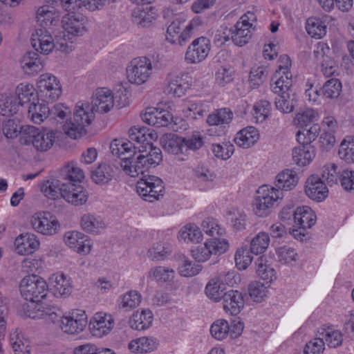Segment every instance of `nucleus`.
<instances>
[{"label":"nucleus","instance_id":"nucleus-26","mask_svg":"<svg viewBox=\"0 0 354 354\" xmlns=\"http://www.w3.org/2000/svg\"><path fill=\"white\" fill-rule=\"evenodd\" d=\"M315 221V214L308 206L297 207L294 213L295 226L304 231L314 225Z\"/></svg>","mask_w":354,"mask_h":354},{"label":"nucleus","instance_id":"nucleus-37","mask_svg":"<svg viewBox=\"0 0 354 354\" xmlns=\"http://www.w3.org/2000/svg\"><path fill=\"white\" fill-rule=\"evenodd\" d=\"M233 118V113L227 108H223L214 111L207 118V122L212 126H220L225 128Z\"/></svg>","mask_w":354,"mask_h":354},{"label":"nucleus","instance_id":"nucleus-46","mask_svg":"<svg viewBox=\"0 0 354 354\" xmlns=\"http://www.w3.org/2000/svg\"><path fill=\"white\" fill-rule=\"evenodd\" d=\"M59 176L64 182L77 183L84 178V174L82 169L74 165H68L61 169Z\"/></svg>","mask_w":354,"mask_h":354},{"label":"nucleus","instance_id":"nucleus-44","mask_svg":"<svg viewBox=\"0 0 354 354\" xmlns=\"http://www.w3.org/2000/svg\"><path fill=\"white\" fill-rule=\"evenodd\" d=\"M250 29L251 28L236 22L234 29H231V39L232 41L239 46H243L246 44L252 36Z\"/></svg>","mask_w":354,"mask_h":354},{"label":"nucleus","instance_id":"nucleus-9","mask_svg":"<svg viewBox=\"0 0 354 354\" xmlns=\"http://www.w3.org/2000/svg\"><path fill=\"white\" fill-rule=\"evenodd\" d=\"M153 68L149 57L134 59L127 68L129 81L138 85L145 83L151 75Z\"/></svg>","mask_w":354,"mask_h":354},{"label":"nucleus","instance_id":"nucleus-7","mask_svg":"<svg viewBox=\"0 0 354 354\" xmlns=\"http://www.w3.org/2000/svg\"><path fill=\"white\" fill-rule=\"evenodd\" d=\"M136 190L145 201L153 202L164 195L165 187L162 179L155 176H148L138 181Z\"/></svg>","mask_w":354,"mask_h":354},{"label":"nucleus","instance_id":"nucleus-53","mask_svg":"<svg viewBox=\"0 0 354 354\" xmlns=\"http://www.w3.org/2000/svg\"><path fill=\"white\" fill-rule=\"evenodd\" d=\"M270 244V236L266 232H259L250 241V252L254 254L263 253Z\"/></svg>","mask_w":354,"mask_h":354},{"label":"nucleus","instance_id":"nucleus-19","mask_svg":"<svg viewBox=\"0 0 354 354\" xmlns=\"http://www.w3.org/2000/svg\"><path fill=\"white\" fill-rule=\"evenodd\" d=\"M330 53V49L324 43H319L316 50H314V55L321 64V71L326 77L333 75L337 68L335 61L329 56Z\"/></svg>","mask_w":354,"mask_h":354},{"label":"nucleus","instance_id":"nucleus-47","mask_svg":"<svg viewBox=\"0 0 354 354\" xmlns=\"http://www.w3.org/2000/svg\"><path fill=\"white\" fill-rule=\"evenodd\" d=\"M81 226L87 232L97 234L104 229L105 224L100 217L86 214L82 216Z\"/></svg>","mask_w":354,"mask_h":354},{"label":"nucleus","instance_id":"nucleus-40","mask_svg":"<svg viewBox=\"0 0 354 354\" xmlns=\"http://www.w3.org/2000/svg\"><path fill=\"white\" fill-rule=\"evenodd\" d=\"M203 239L200 228L194 224H187L178 233V239L185 243H198Z\"/></svg>","mask_w":354,"mask_h":354},{"label":"nucleus","instance_id":"nucleus-1","mask_svg":"<svg viewBox=\"0 0 354 354\" xmlns=\"http://www.w3.org/2000/svg\"><path fill=\"white\" fill-rule=\"evenodd\" d=\"M110 150L113 156L121 159V167L126 174L136 177L143 174L151 167H156L162 160L160 148L149 146V151L140 149L131 141L115 139L110 145Z\"/></svg>","mask_w":354,"mask_h":354},{"label":"nucleus","instance_id":"nucleus-27","mask_svg":"<svg viewBox=\"0 0 354 354\" xmlns=\"http://www.w3.org/2000/svg\"><path fill=\"white\" fill-rule=\"evenodd\" d=\"M299 177L295 171L284 169L277 174L274 183V188L280 192L289 191L296 187Z\"/></svg>","mask_w":354,"mask_h":354},{"label":"nucleus","instance_id":"nucleus-48","mask_svg":"<svg viewBox=\"0 0 354 354\" xmlns=\"http://www.w3.org/2000/svg\"><path fill=\"white\" fill-rule=\"evenodd\" d=\"M16 94L18 96L17 104L23 105L24 104L37 100L38 92L31 84H20L16 88Z\"/></svg>","mask_w":354,"mask_h":354},{"label":"nucleus","instance_id":"nucleus-35","mask_svg":"<svg viewBox=\"0 0 354 354\" xmlns=\"http://www.w3.org/2000/svg\"><path fill=\"white\" fill-rule=\"evenodd\" d=\"M153 321V314L149 310H143L140 313L136 312L130 318V326L135 330H143L151 326Z\"/></svg>","mask_w":354,"mask_h":354},{"label":"nucleus","instance_id":"nucleus-14","mask_svg":"<svg viewBox=\"0 0 354 354\" xmlns=\"http://www.w3.org/2000/svg\"><path fill=\"white\" fill-rule=\"evenodd\" d=\"M64 243L71 249L82 255H86L91 250L93 244L87 236L77 231L65 233Z\"/></svg>","mask_w":354,"mask_h":354},{"label":"nucleus","instance_id":"nucleus-54","mask_svg":"<svg viewBox=\"0 0 354 354\" xmlns=\"http://www.w3.org/2000/svg\"><path fill=\"white\" fill-rule=\"evenodd\" d=\"M19 111V104L11 96L4 94L0 95V114L3 116H10L16 114Z\"/></svg>","mask_w":354,"mask_h":354},{"label":"nucleus","instance_id":"nucleus-15","mask_svg":"<svg viewBox=\"0 0 354 354\" xmlns=\"http://www.w3.org/2000/svg\"><path fill=\"white\" fill-rule=\"evenodd\" d=\"M190 85V77L188 74L171 75L167 79L164 93L171 97H180L185 94Z\"/></svg>","mask_w":354,"mask_h":354},{"label":"nucleus","instance_id":"nucleus-64","mask_svg":"<svg viewBox=\"0 0 354 354\" xmlns=\"http://www.w3.org/2000/svg\"><path fill=\"white\" fill-rule=\"evenodd\" d=\"M271 110V104L268 100H260L253 106V115L257 122H262L268 117Z\"/></svg>","mask_w":354,"mask_h":354},{"label":"nucleus","instance_id":"nucleus-43","mask_svg":"<svg viewBox=\"0 0 354 354\" xmlns=\"http://www.w3.org/2000/svg\"><path fill=\"white\" fill-rule=\"evenodd\" d=\"M225 284L221 280L216 277L213 278L209 281L205 287V293L208 298L214 301H218L222 299L225 295Z\"/></svg>","mask_w":354,"mask_h":354},{"label":"nucleus","instance_id":"nucleus-55","mask_svg":"<svg viewBox=\"0 0 354 354\" xmlns=\"http://www.w3.org/2000/svg\"><path fill=\"white\" fill-rule=\"evenodd\" d=\"M338 155L341 159L347 162H354V138L347 137L341 142Z\"/></svg>","mask_w":354,"mask_h":354},{"label":"nucleus","instance_id":"nucleus-42","mask_svg":"<svg viewBox=\"0 0 354 354\" xmlns=\"http://www.w3.org/2000/svg\"><path fill=\"white\" fill-rule=\"evenodd\" d=\"M21 66L25 73L29 74L38 73L43 68L38 54L35 52L25 54L21 60Z\"/></svg>","mask_w":354,"mask_h":354},{"label":"nucleus","instance_id":"nucleus-22","mask_svg":"<svg viewBox=\"0 0 354 354\" xmlns=\"http://www.w3.org/2000/svg\"><path fill=\"white\" fill-rule=\"evenodd\" d=\"M279 91H272L278 94V97L275 99V106L277 110L283 113H290L293 111L297 104L296 95L290 90L291 86H288L286 89L279 84Z\"/></svg>","mask_w":354,"mask_h":354},{"label":"nucleus","instance_id":"nucleus-31","mask_svg":"<svg viewBox=\"0 0 354 354\" xmlns=\"http://www.w3.org/2000/svg\"><path fill=\"white\" fill-rule=\"evenodd\" d=\"M331 19L330 16L325 15L322 19L317 17L308 18L306 21V29L308 34L315 39H321L326 34V21Z\"/></svg>","mask_w":354,"mask_h":354},{"label":"nucleus","instance_id":"nucleus-50","mask_svg":"<svg viewBox=\"0 0 354 354\" xmlns=\"http://www.w3.org/2000/svg\"><path fill=\"white\" fill-rule=\"evenodd\" d=\"M179 273L181 276L190 277L196 275L201 270V266L190 261L185 255L178 256Z\"/></svg>","mask_w":354,"mask_h":354},{"label":"nucleus","instance_id":"nucleus-23","mask_svg":"<svg viewBox=\"0 0 354 354\" xmlns=\"http://www.w3.org/2000/svg\"><path fill=\"white\" fill-rule=\"evenodd\" d=\"M15 246L17 252L21 255L32 254L39 248V241L36 235L30 233L21 234L16 238Z\"/></svg>","mask_w":354,"mask_h":354},{"label":"nucleus","instance_id":"nucleus-17","mask_svg":"<svg viewBox=\"0 0 354 354\" xmlns=\"http://www.w3.org/2000/svg\"><path fill=\"white\" fill-rule=\"evenodd\" d=\"M141 118L146 124L156 127H167L173 120L172 114L169 111L153 107L147 108Z\"/></svg>","mask_w":354,"mask_h":354},{"label":"nucleus","instance_id":"nucleus-24","mask_svg":"<svg viewBox=\"0 0 354 354\" xmlns=\"http://www.w3.org/2000/svg\"><path fill=\"white\" fill-rule=\"evenodd\" d=\"M222 299L223 309L232 315H238L244 306L243 295L237 290H230L226 292Z\"/></svg>","mask_w":354,"mask_h":354},{"label":"nucleus","instance_id":"nucleus-10","mask_svg":"<svg viewBox=\"0 0 354 354\" xmlns=\"http://www.w3.org/2000/svg\"><path fill=\"white\" fill-rule=\"evenodd\" d=\"M87 322V315L84 310L73 309L62 317L59 326L64 333L76 334L84 330Z\"/></svg>","mask_w":354,"mask_h":354},{"label":"nucleus","instance_id":"nucleus-8","mask_svg":"<svg viewBox=\"0 0 354 354\" xmlns=\"http://www.w3.org/2000/svg\"><path fill=\"white\" fill-rule=\"evenodd\" d=\"M38 95L47 103L57 100L62 94L59 80L50 73L40 75L37 80Z\"/></svg>","mask_w":354,"mask_h":354},{"label":"nucleus","instance_id":"nucleus-33","mask_svg":"<svg viewBox=\"0 0 354 354\" xmlns=\"http://www.w3.org/2000/svg\"><path fill=\"white\" fill-rule=\"evenodd\" d=\"M53 293L57 297H66L72 291L70 278L62 272L53 276Z\"/></svg>","mask_w":354,"mask_h":354},{"label":"nucleus","instance_id":"nucleus-16","mask_svg":"<svg viewBox=\"0 0 354 354\" xmlns=\"http://www.w3.org/2000/svg\"><path fill=\"white\" fill-rule=\"evenodd\" d=\"M114 320L109 314L97 313L89 322V329L92 335L97 337H102L107 335L113 328Z\"/></svg>","mask_w":354,"mask_h":354},{"label":"nucleus","instance_id":"nucleus-36","mask_svg":"<svg viewBox=\"0 0 354 354\" xmlns=\"http://www.w3.org/2000/svg\"><path fill=\"white\" fill-rule=\"evenodd\" d=\"M66 186L65 182L61 180L59 176L57 178L48 180L41 187V192L50 199H56L59 197L63 198L62 190Z\"/></svg>","mask_w":354,"mask_h":354},{"label":"nucleus","instance_id":"nucleus-56","mask_svg":"<svg viewBox=\"0 0 354 354\" xmlns=\"http://www.w3.org/2000/svg\"><path fill=\"white\" fill-rule=\"evenodd\" d=\"M341 175L340 169L335 163H328L322 168V180L326 181L327 184L332 186L337 183Z\"/></svg>","mask_w":354,"mask_h":354},{"label":"nucleus","instance_id":"nucleus-21","mask_svg":"<svg viewBox=\"0 0 354 354\" xmlns=\"http://www.w3.org/2000/svg\"><path fill=\"white\" fill-rule=\"evenodd\" d=\"M305 192L310 199L321 202L328 196V189L321 178L312 175L306 182Z\"/></svg>","mask_w":354,"mask_h":354},{"label":"nucleus","instance_id":"nucleus-30","mask_svg":"<svg viewBox=\"0 0 354 354\" xmlns=\"http://www.w3.org/2000/svg\"><path fill=\"white\" fill-rule=\"evenodd\" d=\"M315 149L311 145L301 144L292 149V160L299 166L308 165L315 156Z\"/></svg>","mask_w":354,"mask_h":354},{"label":"nucleus","instance_id":"nucleus-45","mask_svg":"<svg viewBox=\"0 0 354 354\" xmlns=\"http://www.w3.org/2000/svg\"><path fill=\"white\" fill-rule=\"evenodd\" d=\"M28 117L35 124H40L50 115V108L45 104L32 102L28 107Z\"/></svg>","mask_w":354,"mask_h":354},{"label":"nucleus","instance_id":"nucleus-62","mask_svg":"<svg viewBox=\"0 0 354 354\" xmlns=\"http://www.w3.org/2000/svg\"><path fill=\"white\" fill-rule=\"evenodd\" d=\"M317 112L312 109H306L296 115L295 123L303 128L317 120Z\"/></svg>","mask_w":354,"mask_h":354},{"label":"nucleus","instance_id":"nucleus-20","mask_svg":"<svg viewBox=\"0 0 354 354\" xmlns=\"http://www.w3.org/2000/svg\"><path fill=\"white\" fill-rule=\"evenodd\" d=\"M91 108L94 112L107 113L113 106L114 97L106 88H97L92 97Z\"/></svg>","mask_w":354,"mask_h":354},{"label":"nucleus","instance_id":"nucleus-61","mask_svg":"<svg viewBox=\"0 0 354 354\" xmlns=\"http://www.w3.org/2000/svg\"><path fill=\"white\" fill-rule=\"evenodd\" d=\"M276 255L277 261L282 264H291L297 259V254L295 249L288 246L277 248Z\"/></svg>","mask_w":354,"mask_h":354},{"label":"nucleus","instance_id":"nucleus-13","mask_svg":"<svg viewBox=\"0 0 354 354\" xmlns=\"http://www.w3.org/2000/svg\"><path fill=\"white\" fill-rule=\"evenodd\" d=\"M33 229L44 235H53L57 233L59 224L55 216L49 212L35 214L31 218Z\"/></svg>","mask_w":354,"mask_h":354},{"label":"nucleus","instance_id":"nucleus-39","mask_svg":"<svg viewBox=\"0 0 354 354\" xmlns=\"http://www.w3.org/2000/svg\"><path fill=\"white\" fill-rule=\"evenodd\" d=\"M319 337H323L324 344L329 347L337 348L340 346L343 342V335L341 331L335 330L331 327L321 328L318 330Z\"/></svg>","mask_w":354,"mask_h":354},{"label":"nucleus","instance_id":"nucleus-5","mask_svg":"<svg viewBox=\"0 0 354 354\" xmlns=\"http://www.w3.org/2000/svg\"><path fill=\"white\" fill-rule=\"evenodd\" d=\"M48 288L46 281L35 274L26 276L19 283L21 297L25 300L32 303L41 301L47 295Z\"/></svg>","mask_w":354,"mask_h":354},{"label":"nucleus","instance_id":"nucleus-59","mask_svg":"<svg viewBox=\"0 0 354 354\" xmlns=\"http://www.w3.org/2000/svg\"><path fill=\"white\" fill-rule=\"evenodd\" d=\"M24 127H21L15 119H9L3 122L2 132L7 138H15L19 133H21V137H22L24 136L22 129Z\"/></svg>","mask_w":354,"mask_h":354},{"label":"nucleus","instance_id":"nucleus-12","mask_svg":"<svg viewBox=\"0 0 354 354\" xmlns=\"http://www.w3.org/2000/svg\"><path fill=\"white\" fill-rule=\"evenodd\" d=\"M280 64L278 69L274 74L271 83L270 88L272 91H279L281 88H279V84L281 86H283L286 89L288 86H292V74L289 70L291 66V60L290 57L286 55L280 57L279 59Z\"/></svg>","mask_w":354,"mask_h":354},{"label":"nucleus","instance_id":"nucleus-52","mask_svg":"<svg viewBox=\"0 0 354 354\" xmlns=\"http://www.w3.org/2000/svg\"><path fill=\"white\" fill-rule=\"evenodd\" d=\"M320 132V127L317 124H313L309 129L303 127L297 134V140L299 144L310 145L318 136Z\"/></svg>","mask_w":354,"mask_h":354},{"label":"nucleus","instance_id":"nucleus-63","mask_svg":"<svg viewBox=\"0 0 354 354\" xmlns=\"http://www.w3.org/2000/svg\"><path fill=\"white\" fill-rule=\"evenodd\" d=\"M322 94L327 98H336L342 91V83L338 79H330L323 86Z\"/></svg>","mask_w":354,"mask_h":354},{"label":"nucleus","instance_id":"nucleus-28","mask_svg":"<svg viewBox=\"0 0 354 354\" xmlns=\"http://www.w3.org/2000/svg\"><path fill=\"white\" fill-rule=\"evenodd\" d=\"M184 139L174 133H165L160 138V145L164 150L175 155H184Z\"/></svg>","mask_w":354,"mask_h":354},{"label":"nucleus","instance_id":"nucleus-2","mask_svg":"<svg viewBox=\"0 0 354 354\" xmlns=\"http://www.w3.org/2000/svg\"><path fill=\"white\" fill-rule=\"evenodd\" d=\"M85 20L82 16L67 14L62 20L64 31L62 35L56 36L55 41L50 32L45 28H39L32 34L31 44L34 49L40 53L48 55L54 48L57 50L68 53L73 49V38L81 36L86 31Z\"/></svg>","mask_w":354,"mask_h":354},{"label":"nucleus","instance_id":"nucleus-51","mask_svg":"<svg viewBox=\"0 0 354 354\" xmlns=\"http://www.w3.org/2000/svg\"><path fill=\"white\" fill-rule=\"evenodd\" d=\"M141 302V295L136 290H130L121 295L118 300L120 308L130 310L136 308Z\"/></svg>","mask_w":354,"mask_h":354},{"label":"nucleus","instance_id":"nucleus-34","mask_svg":"<svg viewBox=\"0 0 354 354\" xmlns=\"http://www.w3.org/2000/svg\"><path fill=\"white\" fill-rule=\"evenodd\" d=\"M36 18L41 26H49L59 21V14L53 7L43 6L38 8Z\"/></svg>","mask_w":354,"mask_h":354},{"label":"nucleus","instance_id":"nucleus-57","mask_svg":"<svg viewBox=\"0 0 354 354\" xmlns=\"http://www.w3.org/2000/svg\"><path fill=\"white\" fill-rule=\"evenodd\" d=\"M184 153L188 156L190 151L199 149L203 145V138L198 131L194 132L191 136L183 138Z\"/></svg>","mask_w":354,"mask_h":354},{"label":"nucleus","instance_id":"nucleus-4","mask_svg":"<svg viewBox=\"0 0 354 354\" xmlns=\"http://www.w3.org/2000/svg\"><path fill=\"white\" fill-rule=\"evenodd\" d=\"M22 129L24 136L20 138L21 142L32 145L38 152L47 151L55 143L56 133L52 130H40L30 125H25Z\"/></svg>","mask_w":354,"mask_h":354},{"label":"nucleus","instance_id":"nucleus-3","mask_svg":"<svg viewBox=\"0 0 354 354\" xmlns=\"http://www.w3.org/2000/svg\"><path fill=\"white\" fill-rule=\"evenodd\" d=\"M95 118L94 111L88 104H77L73 118L67 120L63 126L64 133L71 138L78 139L86 135V127Z\"/></svg>","mask_w":354,"mask_h":354},{"label":"nucleus","instance_id":"nucleus-41","mask_svg":"<svg viewBox=\"0 0 354 354\" xmlns=\"http://www.w3.org/2000/svg\"><path fill=\"white\" fill-rule=\"evenodd\" d=\"M255 263L257 274L266 283H269L276 279L275 270L268 263V260L265 257H259Z\"/></svg>","mask_w":354,"mask_h":354},{"label":"nucleus","instance_id":"nucleus-25","mask_svg":"<svg viewBox=\"0 0 354 354\" xmlns=\"http://www.w3.org/2000/svg\"><path fill=\"white\" fill-rule=\"evenodd\" d=\"M129 138L132 142L138 144H145L137 147L138 150L147 149L149 151V146H153L151 140L157 138L156 133L149 132V129L146 127H133L130 129Z\"/></svg>","mask_w":354,"mask_h":354},{"label":"nucleus","instance_id":"nucleus-29","mask_svg":"<svg viewBox=\"0 0 354 354\" xmlns=\"http://www.w3.org/2000/svg\"><path fill=\"white\" fill-rule=\"evenodd\" d=\"M132 17L135 24L142 28H147L155 21L156 13L151 6L145 8L143 5H138L133 10Z\"/></svg>","mask_w":354,"mask_h":354},{"label":"nucleus","instance_id":"nucleus-60","mask_svg":"<svg viewBox=\"0 0 354 354\" xmlns=\"http://www.w3.org/2000/svg\"><path fill=\"white\" fill-rule=\"evenodd\" d=\"M210 333L213 337L218 340L224 339L230 333V326L225 319L215 321L211 326Z\"/></svg>","mask_w":354,"mask_h":354},{"label":"nucleus","instance_id":"nucleus-6","mask_svg":"<svg viewBox=\"0 0 354 354\" xmlns=\"http://www.w3.org/2000/svg\"><path fill=\"white\" fill-rule=\"evenodd\" d=\"M257 194L259 195L255 198L254 207L255 214L260 217L268 215L274 203L283 198L281 192L268 185L260 187Z\"/></svg>","mask_w":354,"mask_h":354},{"label":"nucleus","instance_id":"nucleus-18","mask_svg":"<svg viewBox=\"0 0 354 354\" xmlns=\"http://www.w3.org/2000/svg\"><path fill=\"white\" fill-rule=\"evenodd\" d=\"M62 190L63 198L68 203L80 206L86 203L88 197V192L86 189L78 183H69L65 182Z\"/></svg>","mask_w":354,"mask_h":354},{"label":"nucleus","instance_id":"nucleus-49","mask_svg":"<svg viewBox=\"0 0 354 354\" xmlns=\"http://www.w3.org/2000/svg\"><path fill=\"white\" fill-rule=\"evenodd\" d=\"M113 169L108 164L100 165L92 171L91 178L96 184L108 183L113 177Z\"/></svg>","mask_w":354,"mask_h":354},{"label":"nucleus","instance_id":"nucleus-58","mask_svg":"<svg viewBox=\"0 0 354 354\" xmlns=\"http://www.w3.org/2000/svg\"><path fill=\"white\" fill-rule=\"evenodd\" d=\"M149 274L157 281L167 282L174 277V271L168 267L156 266L150 270Z\"/></svg>","mask_w":354,"mask_h":354},{"label":"nucleus","instance_id":"nucleus-38","mask_svg":"<svg viewBox=\"0 0 354 354\" xmlns=\"http://www.w3.org/2000/svg\"><path fill=\"white\" fill-rule=\"evenodd\" d=\"M156 346L154 338L142 337L131 340L129 344V349L133 353H149L156 349Z\"/></svg>","mask_w":354,"mask_h":354},{"label":"nucleus","instance_id":"nucleus-11","mask_svg":"<svg viewBox=\"0 0 354 354\" xmlns=\"http://www.w3.org/2000/svg\"><path fill=\"white\" fill-rule=\"evenodd\" d=\"M211 49L210 41L205 37H200L192 41L188 46L185 59L188 64H198L206 59Z\"/></svg>","mask_w":354,"mask_h":354},{"label":"nucleus","instance_id":"nucleus-32","mask_svg":"<svg viewBox=\"0 0 354 354\" xmlns=\"http://www.w3.org/2000/svg\"><path fill=\"white\" fill-rule=\"evenodd\" d=\"M259 137V132L255 127H247L236 133L234 142L238 146L248 149L257 142Z\"/></svg>","mask_w":354,"mask_h":354}]
</instances>
